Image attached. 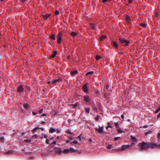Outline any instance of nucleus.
<instances>
[{"instance_id":"obj_1","label":"nucleus","mask_w":160,"mask_h":160,"mask_svg":"<svg viewBox=\"0 0 160 160\" xmlns=\"http://www.w3.org/2000/svg\"><path fill=\"white\" fill-rule=\"evenodd\" d=\"M138 146L140 147V151H142L144 150L148 149L149 148H154L156 145L153 142H146L143 141L142 142L139 143Z\"/></svg>"},{"instance_id":"obj_2","label":"nucleus","mask_w":160,"mask_h":160,"mask_svg":"<svg viewBox=\"0 0 160 160\" xmlns=\"http://www.w3.org/2000/svg\"><path fill=\"white\" fill-rule=\"evenodd\" d=\"M55 149L56 150H55V152L60 154L62 153V152H63L64 153L67 154L69 153L70 152V150L68 149H64L63 151L61 150L60 148H55Z\"/></svg>"},{"instance_id":"obj_3","label":"nucleus","mask_w":160,"mask_h":160,"mask_svg":"<svg viewBox=\"0 0 160 160\" xmlns=\"http://www.w3.org/2000/svg\"><path fill=\"white\" fill-rule=\"evenodd\" d=\"M119 41L121 43L124 44V45L128 46L129 42V41L126 40L124 38H119Z\"/></svg>"},{"instance_id":"obj_4","label":"nucleus","mask_w":160,"mask_h":160,"mask_svg":"<svg viewBox=\"0 0 160 160\" xmlns=\"http://www.w3.org/2000/svg\"><path fill=\"white\" fill-rule=\"evenodd\" d=\"M99 128H95V129L96 131H97L100 134H102V133L103 130L104 129V127H100V126H98Z\"/></svg>"},{"instance_id":"obj_5","label":"nucleus","mask_w":160,"mask_h":160,"mask_svg":"<svg viewBox=\"0 0 160 160\" xmlns=\"http://www.w3.org/2000/svg\"><path fill=\"white\" fill-rule=\"evenodd\" d=\"M130 146L129 145H123L122 146V148L118 150V151L125 150H126L127 148H130Z\"/></svg>"},{"instance_id":"obj_6","label":"nucleus","mask_w":160,"mask_h":160,"mask_svg":"<svg viewBox=\"0 0 160 160\" xmlns=\"http://www.w3.org/2000/svg\"><path fill=\"white\" fill-rule=\"evenodd\" d=\"M62 34L61 32H59L57 37V38L58 40V43H60L61 42V38H62Z\"/></svg>"},{"instance_id":"obj_7","label":"nucleus","mask_w":160,"mask_h":160,"mask_svg":"<svg viewBox=\"0 0 160 160\" xmlns=\"http://www.w3.org/2000/svg\"><path fill=\"white\" fill-rule=\"evenodd\" d=\"M87 84H88L87 83L84 84L82 87V90L85 92H87L88 91Z\"/></svg>"},{"instance_id":"obj_8","label":"nucleus","mask_w":160,"mask_h":160,"mask_svg":"<svg viewBox=\"0 0 160 160\" xmlns=\"http://www.w3.org/2000/svg\"><path fill=\"white\" fill-rule=\"evenodd\" d=\"M23 88L22 85H20L18 87L17 91L19 92H21L23 91Z\"/></svg>"},{"instance_id":"obj_9","label":"nucleus","mask_w":160,"mask_h":160,"mask_svg":"<svg viewBox=\"0 0 160 160\" xmlns=\"http://www.w3.org/2000/svg\"><path fill=\"white\" fill-rule=\"evenodd\" d=\"M90 100V97L88 96H84V101L86 102H88Z\"/></svg>"},{"instance_id":"obj_10","label":"nucleus","mask_w":160,"mask_h":160,"mask_svg":"<svg viewBox=\"0 0 160 160\" xmlns=\"http://www.w3.org/2000/svg\"><path fill=\"white\" fill-rule=\"evenodd\" d=\"M62 80V78H59L58 79H56L54 81L52 82V83L53 84H54L55 83H57L58 82H60Z\"/></svg>"},{"instance_id":"obj_11","label":"nucleus","mask_w":160,"mask_h":160,"mask_svg":"<svg viewBox=\"0 0 160 160\" xmlns=\"http://www.w3.org/2000/svg\"><path fill=\"white\" fill-rule=\"evenodd\" d=\"M23 107L26 110H28L30 108V106L27 103L24 104Z\"/></svg>"},{"instance_id":"obj_12","label":"nucleus","mask_w":160,"mask_h":160,"mask_svg":"<svg viewBox=\"0 0 160 160\" xmlns=\"http://www.w3.org/2000/svg\"><path fill=\"white\" fill-rule=\"evenodd\" d=\"M56 132V129L55 128H50L49 132L51 133Z\"/></svg>"},{"instance_id":"obj_13","label":"nucleus","mask_w":160,"mask_h":160,"mask_svg":"<svg viewBox=\"0 0 160 160\" xmlns=\"http://www.w3.org/2000/svg\"><path fill=\"white\" fill-rule=\"evenodd\" d=\"M78 73V71L77 70H74L73 71H72L71 72V74L72 75H75L77 74Z\"/></svg>"},{"instance_id":"obj_14","label":"nucleus","mask_w":160,"mask_h":160,"mask_svg":"<svg viewBox=\"0 0 160 160\" xmlns=\"http://www.w3.org/2000/svg\"><path fill=\"white\" fill-rule=\"evenodd\" d=\"M71 35L74 37L77 36V33L76 32H73L71 33Z\"/></svg>"},{"instance_id":"obj_15","label":"nucleus","mask_w":160,"mask_h":160,"mask_svg":"<svg viewBox=\"0 0 160 160\" xmlns=\"http://www.w3.org/2000/svg\"><path fill=\"white\" fill-rule=\"evenodd\" d=\"M50 16L49 14H46L45 15H42V16L44 18V19H46Z\"/></svg>"},{"instance_id":"obj_16","label":"nucleus","mask_w":160,"mask_h":160,"mask_svg":"<svg viewBox=\"0 0 160 160\" xmlns=\"http://www.w3.org/2000/svg\"><path fill=\"white\" fill-rule=\"evenodd\" d=\"M57 52L55 51H54L52 54H51V56H50L51 58H54L56 56V55L57 54Z\"/></svg>"},{"instance_id":"obj_17","label":"nucleus","mask_w":160,"mask_h":160,"mask_svg":"<svg viewBox=\"0 0 160 160\" xmlns=\"http://www.w3.org/2000/svg\"><path fill=\"white\" fill-rule=\"evenodd\" d=\"M13 152V151L12 150H9L5 152L6 154H12Z\"/></svg>"},{"instance_id":"obj_18","label":"nucleus","mask_w":160,"mask_h":160,"mask_svg":"<svg viewBox=\"0 0 160 160\" xmlns=\"http://www.w3.org/2000/svg\"><path fill=\"white\" fill-rule=\"evenodd\" d=\"M78 152V150L77 149H74L73 148H71V153L75 152Z\"/></svg>"},{"instance_id":"obj_19","label":"nucleus","mask_w":160,"mask_h":160,"mask_svg":"<svg viewBox=\"0 0 160 160\" xmlns=\"http://www.w3.org/2000/svg\"><path fill=\"white\" fill-rule=\"evenodd\" d=\"M75 136V134L74 135L72 132H71V140L74 139Z\"/></svg>"},{"instance_id":"obj_20","label":"nucleus","mask_w":160,"mask_h":160,"mask_svg":"<svg viewBox=\"0 0 160 160\" xmlns=\"http://www.w3.org/2000/svg\"><path fill=\"white\" fill-rule=\"evenodd\" d=\"M31 140L30 139H25L24 141L26 143H30L31 142Z\"/></svg>"},{"instance_id":"obj_21","label":"nucleus","mask_w":160,"mask_h":160,"mask_svg":"<svg viewBox=\"0 0 160 160\" xmlns=\"http://www.w3.org/2000/svg\"><path fill=\"white\" fill-rule=\"evenodd\" d=\"M39 129H41L42 130H43L44 129H43V128H39L38 127H37V128H34L33 129V130H32V131H34L37 130H38Z\"/></svg>"},{"instance_id":"obj_22","label":"nucleus","mask_w":160,"mask_h":160,"mask_svg":"<svg viewBox=\"0 0 160 160\" xmlns=\"http://www.w3.org/2000/svg\"><path fill=\"white\" fill-rule=\"evenodd\" d=\"M85 111L87 113H88L90 112V108H85Z\"/></svg>"},{"instance_id":"obj_23","label":"nucleus","mask_w":160,"mask_h":160,"mask_svg":"<svg viewBox=\"0 0 160 160\" xmlns=\"http://www.w3.org/2000/svg\"><path fill=\"white\" fill-rule=\"evenodd\" d=\"M102 58V57L100 55H97L96 56V58L97 60H99Z\"/></svg>"},{"instance_id":"obj_24","label":"nucleus","mask_w":160,"mask_h":160,"mask_svg":"<svg viewBox=\"0 0 160 160\" xmlns=\"http://www.w3.org/2000/svg\"><path fill=\"white\" fill-rule=\"evenodd\" d=\"M113 45L115 47L117 48L118 47V44L115 41H113Z\"/></svg>"},{"instance_id":"obj_25","label":"nucleus","mask_w":160,"mask_h":160,"mask_svg":"<svg viewBox=\"0 0 160 160\" xmlns=\"http://www.w3.org/2000/svg\"><path fill=\"white\" fill-rule=\"evenodd\" d=\"M130 17L128 16H126V20L127 22H129L130 21Z\"/></svg>"},{"instance_id":"obj_26","label":"nucleus","mask_w":160,"mask_h":160,"mask_svg":"<svg viewBox=\"0 0 160 160\" xmlns=\"http://www.w3.org/2000/svg\"><path fill=\"white\" fill-rule=\"evenodd\" d=\"M107 38V37L106 36H102L101 37V38L100 39V40L101 41H102L104 39L106 38Z\"/></svg>"},{"instance_id":"obj_27","label":"nucleus","mask_w":160,"mask_h":160,"mask_svg":"<svg viewBox=\"0 0 160 160\" xmlns=\"http://www.w3.org/2000/svg\"><path fill=\"white\" fill-rule=\"evenodd\" d=\"M22 151L24 152L26 155L30 154L32 153L31 152H25L23 149H22Z\"/></svg>"},{"instance_id":"obj_28","label":"nucleus","mask_w":160,"mask_h":160,"mask_svg":"<svg viewBox=\"0 0 160 160\" xmlns=\"http://www.w3.org/2000/svg\"><path fill=\"white\" fill-rule=\"evenodd\" d=\"M131 139H132L134 142H137V139L135 137H133L132 136H131Z\"/></svg>"},{"instance_id":"obj_29","label":"nucleus","mask_w":160,"mask_h":160,"mask_svg":"<svg viewBox=\"0 0 160 160\" xmlns=\"http://www.w3.org/2000/svg\"><path fill=\"white\" fill-rule=\"evenodd\" d=\"M93 73V71H90L88 72L86 74V75L88 76L89 74H92Z\"/></svg>"},{"instance_id":"obj_30","label":"nucleus","mask_w":160,"mask_h":160,"mask_svg":"<svg viewBox=\"0 0 160 160\" xmlns=\"http://www.w3.org/2000/svg\"><path fill=\"white\" fill-rule=\"evenodd\" d=\"M91 27H92V29H95L96 25L95 24H91Z\"/></svg>"},{"instance_id":"obj_31","label":"nucleus","mask_w":160,"mask_h":160,"mask_svg":"<svg viewBox=\"0 0 160 160\" xmlns=\"http://www.w3.org/2000/svg\"><path fill=\"white\" fill-rule=\"evenodd\" d=\"M157 138L158 139V140L159 141L160 139V131L158 132V134L157 136Z\"/></svg>"},{"instance_id":"obj_32","label":"nucleus","mask_w":160,"mask_h":160,"mask_svg":"<svg viewBox=\"0 0 160 160\" xmlns=\"http://www.w3.org/2000/svg\"><path fill=\"white\" fill-rule=\"evenodd\" d=\"M154 144L156 145V146L154 147V148L160 147V144H157L155 143Z\"/></svg>"},{"instance_id":"obj_33","label":"nucleus","mask_w":160,"mask_h":160,"mask_svg":"<svg viewBox=\"0 0 160 160\" xmlns=\"http://www.w3.org/2000/svg\"><path fill=\"white\" fill-rule=\"evenodd\" d=\"M95 119L96 120H98V119H101V117H100V116H98V115L96 117H95Z\"/></svg>"},{"instance_id":"obj_34","label":"nucleus","mask_w":160,"mask_h":160,"mask_svg":"<svg viewBox=\"0 0 160 160\" xmlns=\"http://www.w3.org/2000/svg\"><path fill=\"white\" fill-rule=\"evenodd\" d=\"M51 38L53 40H55V35H52L51 36Z\"/></svg>"},{"instance_id":"obj_35","label":"nucleus","mask_w":160,"mask_h":160,"mask_svg":"<svg viewBox=\"0 0 160 160\" xmlns=\"http://www.w3.org/2000/svg\"><path fill=\"white\" fill-rule=\"evenodd\" d=\"M112 147V145L111 144H109L107 146V148L108 149H110Z\"/></svg>"},{"instance_id":"obj_36","label":"nucleus","mask_w":160,"mask_h":160,"mask_svg":"<svg viewBox=\"0 0 160 160\" xmlns=\"http://www.w3.org/2000/svg\"><path fill=\"white\" fill-rule=\"evenodd\" d=\"M120 138V137H115L114 138V141H116L117 140H118Z\"/></svg>"},{"instance_id":"obj_37","label":"nucleus","mask_w":160,"mask_h":160,"mask_svg":"<svg viewBox=\"0 0 160 160\" xmlns=\"http://www.w3.org/2000/svg\"><path fill=\"white\" fill-rule=\"evenodd\" d=\"M140 25L143 27H145L146 26V25L144 23H140Z\"/></svg>"},{"instance_id":"obj_38","label":"nucleus","mask_w":160,"mask_h":160,"mask_svg":"<svg viewBox=\"0 0 160 160\" xmlns=\"http://www.w3.org/2000/svg\"><path fill=\"white\" fill-rule=\"evenodd\" d=\"M117 131H118V132H120V133H122V132H123V131H122L120 129H118L117 130Z\"/></svg>"},{"instance_id":"obj_39","label":"nucleus","mask_w":160,"mask_h":160,"mask_svg":"<svg viewBox=\"0 0 160 160\" xmlns=\"http://www.w3.org/2000/svg\"><path fill=\"white\" fill-rule=\"evenodd\" d=\"M72 143H74L76 145H77L78 144V142L76 141H74L72 142H71V144H72Z\"/></svg>"},{"instance_id":"obj_40","label":"nucleus","mask_w":160,"mask_h":160,"mask_svg":"<svg viewBox=\"0 0 160 160\" xmlns=\"http://www.w3.org/2000/svg\"><path fill=\"white\" fill-rule=\"evenodd\" d=\"M148 125H145L143 126V127H140L141 128H147L148 127Z\"/></svg>"},{"instance_id":"obj_41","label":"nucleus","mask_w":160,"mask_h":160,"mask_svg":"<svg viewBox=\"0 0 160 160\" xmlns=\"http://www.w3.org/2000/svg\"><path fill=\"white\" fill-rule=\"evenodd\" d=\"M59 13V11L58 10H57L55 11V14L56 15H58Z\"/></svg>"},{"instance_id":"obj_42","label":"nucleus","mask_w":160,"mask_h":160,"mask_svg":"<svg viewBox=\"0 0 160 160\" xmlns=\"http://www.w3.org/2000/svg\"><path fill=\"white\" fill-rule=\"evenodd\" d=\"M115 126H116L117 127H119V124H118V122H115Z\"/></svg>"},{"instance_id":"obj_43","label":"nucleus","mask_w":160,"mask_h":160,"mask_svg":"<svg viewBox=\"0 0 160 160\" xmlns=\"http://www.w3.org/2000/svg\"><path fill=\"white\" fill-rule=\"evenodd\" d=\"M108 128H112V127L110 125H108L106 127L107 129H108Z\"/></svg>"},{"instance_id":"obj_44","label":"nucleus","mask_w":160,"mask_h":160,"mask_svg":"<svg viewBox=\"0 0 160 160\" xmlns=\"http://www.w3.org/2000/svg\"><path fill=\"white\" fill-rule=\"evenodd\" d=\"M77 105V103H76L75 104H71V107L72 106L74 108H75V107H76Z\"/></svg>"},{"instance_id":"obj_45","label":"nucleus","mask_w":160,"mask_h":160,"mask_svg":"<svg viewBox=\"0 0 160 160\" xmlns=\"http://www.w3.org/2000/svg\"><path fill=\"white\" fill-rule=\"evenodd\" d=\"M160 111V107H159L156 110V111L155 112L156 113H158V112H159Z\"/></svg>"},{"instance_id":"obj_46","label":"nucleus","mask_w":160,"mask_h":160,"mask_svg":"<svg viewBox=\"0 0 160 160\" xmlns=\"http://www.w3.org/2000/svg\"><path fill=\"white\" fill-rule=\"evenodd\" d=\"M33 137H35V138H38V136L37 135V134H36V135H34L33 136Z\"/></svg>"},{"instance_id":"obj_47","label":"nucleus","mask_w":160,"mask_h":160,"mask_svg":"<svg viewBox=\"0 0 160 160\" xmlns=\"http://www.w3.org/2000/svg\"><path fill=\"white\" fill-rule=\"evenodd\" d=\"M49 140H48V139H46V143L47 144H49Z\"/></svg>"},{"instance_id":"obj_48","label":"nucleus","mask_w":160,"mask_h":160,"mask_svg":"<svg viewBox=\"0 0 160 160\" xmlns=\"http://www.w3.org/2000/svg\"><path fill=\"white\" fill-rule=\"evenodd\" d=\"M110 1V0H102V2H106L107 1Z\"/></svg>"},{"instance_id":"obj_49","label":"nucleus","mask_w":160,"mask_h":160,"mask_svg":"<svg viewBox=\"0 0 160 160\" xmlns=\"http://www.w3.org/2000/svg\"><path fill=\"white\" fill-rule=\"evenodd\" d=\"M32 114L33 115H35L37 114V113L34 112H32Z\"/></svg>"},{"instance_id":"obj_50","label":"nucleus","mask_w":160,"mask_h":160,"mask_svg":"<svg viewBox=\"0 0 160 160\" xmlns=\"http://www.w3.org/2000/svg\"><path fill=\"white\" fill-rule=\"evenodd\" d=\"M44 138H45L46 139H48V136H47V135H45L44 136Z\"/></svg>"},{"instance_id":"obj_51","label":"nucleus","mask_w":160,"mask_h":160,"mask_svg":"<svg viewBox=\"0 0 160 160\" xmlns=\"http://www.w3.org/2000/svg\"><path fill=\"white\" fill-rule=\"evenodd\" d=\"M81 135H79L78 137L77 138H79L80 141H81Z\"/></svg>"},{"instance_id":"obj_52","label":"nucleus","mask_w":160,"mask_h":160,"mask_svg":"<svg viewBox=\"0 0 160 160\" xmlns=\"http://www.w3.org/2000/svg\"><path fill=\"white\" fill-rule=\"evenodd\" d=\"M42 111H43V109H41V110H40L39 111V113H42Z\"/></svg>"},{"instance_id":"obj_53","label":"nucleus","mask_w":160,"mask_h":160,"mask_svg":"<svg viewBox=\"0 0 160 160\" xmlns=\"http://www.w3.org/2000/svg\"><path fill=\"white\" fill-rule=\"evenodd\" d=\"M89 141L90 143H91L92 142V140L91 138L89 139Z\"/></svg>"},{"instance_id":"obj_54","label":"nucleus","mask_w":160,"mask_h":160,"mask_svg":"<svg viewBox=\"0 0 160 160\" xmlns=\"http://www.w3.org/2000/svg\"><path fill=\"white\" fill-rule=\"evenodd\" d=\"M21 2H22L24 3L26 2V0H21Z\"/></svg>"},{"instance_id":"obj_55","label":"nucleus","mask_w":160,"mask_h":160,"mask_svg":"<svg viewBox=\"0 0 160 160\" xmlns=\"http://www.w3.org/2000/svg\"><path fill=\"white\" fill-rule=\"evenodd\" d=\"M45 123H46L44 121H42V122L41 123L42 125H44V124H45Z\"/></svg>"},{"instance_id":"obj_56","label":"nucleus","mask_w":160,"mask_h":160,"mask_svg":"<svg viewBox=\"0 0 160 160\" xmlns=\"http://www.w3.org/2000/svg\"><path fill=\"white\" fill-rule=\"evenodd\" d=\"M121 118H122V119H124V115H123V114H122V115H121Z\"/></svg>"},{"instance_id":"obj_57","label":"nucleus","mask_w":160,"mask_h":160,"mask_svg":"<svg viewBox=\"0 0 160 160\" xmlns=\"http://www.w3.org/2000/svg\"><path fill=\"white\" fill-rule=\"evenodd\" d=\"M56 142L54 141L53 142L52 144H56Z\"/></svg>"},{"instance_id":"obj_58","label":"nucleus","mask_w":160,"mask_h":160,"mask_svg":"<svg viewBox=\"0 0 160 160\" xmlns=\"http://www.w3.org/2000/svg\"><path fill=\"white\" fill-rule=\"evenodd\" d=\"M132 1H133V0H128L129 2V3H131L132 2Z\"/></svg>"},{"instance_id":"obj_59","label":"nucleus","mask_w":160,"mask_h":160,"mask_svg":"<svg viewBox=\"0 0 160 160\" xmlns=\"http://www.w3.org/2000/svg\"><path fill=\"white\" fill-rule=\"evenodd\" d=\"M160 117V113L159 114H158V116H157L158 118V117Z\"/></svg>"},{"instance_id":"obj_60","label":"nucleus","mask_w":160,"mask_h":160,"mask_svg":"<svg viewBox=\"0 0 160 160\" xmlns=\"http://www.w3.org/2000/svg\"><path fill=\"white\" fill-rule=\"evenodd\" d=\"M3 139V137H0V140H2Z\"/></svg>"},{"instance_id":"obj_61","label":"nucleus","mask_w":160,"mask_h":160,"mask_svg":"<svg viewBox=\"0 0 160 160\" xmlns=\"http://www.w3.org/2000/svg\"><path fill=\"white\" fill-rule=\"evenodd\" d=\"M67 132H68V134H70V131L68 130L67 131Z\"/></svg>"},{"instance_id":"obj_62","label":"nucleus","mask_w":160,"mask_h":160,"mask_svg":"<svg viewBox=\"0 0 160 160\" xmlns=\"http://www.w3.org/2000/svg\"><path fill=\"white\" fill-rule=\"evenodd\" d=\"M46 114H42V116H46Z\"/></svg>"},{"instance_id":"obj_63","label":"nucleus","mask_w":160,"mask_h":160,"mask_svg":"<svg viewBox=\"0 0 160 160\" xmlns=\"http://www.w3.org/2000/svg\"><path fill=\"white\" fill-rule=\"evenodd\" d=\"M27 89L29 90H30V88L29 87H27Z\"/></svg>"},{"instance_id":"obj_64","label":"nucleus","mask_w":160,"mask_h":160,"mask_svg":"<svg viewBox=\"0 0 160 160\" xmlns=\"http://www.w3.org/2000/svg\"><path fill=\"white\" fill-rule=\"evenodd\" d=\"M66 142L68 143L69 142V140H67L66 141Z\"/></svg>"}]
</instances>
